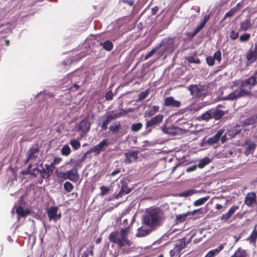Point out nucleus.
<instances>
[{
    "instance_id": "obj_1",
    "label": "nucleus",
    "mask_w": 257,
    "mask_h": 257,
    "mask_svg": "<svg viewBox=\"0 0 257 257\" xmlns=\"http://www.w3.org/2000/svg\"><path fill=\"white\" fill-rule=\"evenodd\" d=\"M165 216L163 210L158 207H152L147 209L143 223L150 227L159 226L165 220Z\"/></svg>"
},
{
    "instance_id": "obj_2",
    "label": "nucleus",
    "mask_w": 257,
    "mask_h": 257,
    "mask_svg": "<svg viewBox=\"0 0 257 257\" xmlns=\"http://www.w3.org/2000/svg\"><path fill=\"white\" fill-rule=\"evenodd\" d=\"M130 231L129 226L121 228L119 231L118 230L112 231L109 234L108 239L111 243L116 244L120 248L124 245L130 246L132 242L128 239Z\"/></svg>"
},
{
    "instance_id": "obj_3",
    "label": "nucleus",
    "mask_w": 257,
    "mask_h": 257,
    "mask_svg": "<svg viewBox=\"0 0 257 257\" xmlns=\"http://www.w3.org/2000/svg\"><path fill=\"white\" fill-rule=\"evenodd\" d=\"M257 77L254 76H250L240 82L241 88L246 92V94L248 95H253L257 96V90L253 91L252 89L257 85Z\"/></svg>"
},
{
    "instance_id": "obj_4",
    "label": "nucleus",
    "mask_w": 257,
    "mask_h": 257,
    "mask_svg": "<svg viewBox=\"0 0 257 257\" xmlns=\"http://www.w3.org/2000/svg\"><path fill=\"white\" fill-rule=\"evenodd\" d=\"M88 119V116L85 117L76 124L74 128V131L79 133L81 138L85 137L90 131L91 123L89 122Z\"/></svg>"
},
{
    "instance_id": "obj_5",
    "label": "nucleus",
    "mask_w": 257,
    "mask_h": 257,
    "mask_svg": "<svg viewBox=\"0 0 257 257\" xmlns=\"http://www.w3.org/2000/svg\"><path fill=\"white\" fill-rule=\"evenodd\" d=\"M161 47H163L162 53L165 52H173L175 49V38L169 37L163 39L158 47V49Z\"/></svg>"
},
{
    "instance_id": "obj_6",
    "label": "nucleus",
    "mask_w": 257,
    "mask_h": 257,
    "mask_svg": "<svg viewBox=\"0 0 257 257\" xmlns=\"http://www.w3.org/2000/svg\"><path fill=\"white\" fill-rule=\"evenodd\" d=\"M164 117V115L162 114L153 117L150 120L147 121L146 123V129L150 132L153 127L159 126L162 122Z\"/></svg>"
},
{
    "instance_id": "obj_7",
    "label": "nucleus",
    "mask_w": 257,
    "mask_h": 257,
    "mask_svg": "<svg viewBox=\"0 0 257 257\" xmlns=\"http://www.w3.org/2000/svg\"><path fill=\"white\" fill-rule=\"evenodd\" d=\"M39 152L40 150L38 147L30 148L26 153V159L24 163L26 164L29 162H35L38 157Z\"/></svg>"
},
{
    "instance_id": "obj_8",
    "label": "nucleus",
    "mask_w": 257,
    "mask_h": 257,
    "mask_svg": "<svg viewBox=\"0 0 257 257\" xmlns=\"http://www.w3.org/2000/svg\"><path fill=\"white\" fill-rule=\"evenodd\" d=\"M188 89L193 96L201 97L206 95L202 87L197 84L190 85L189 86Z\"/></svg>"
},
{
    "instance_id": "obj_9",
    "label": "nucleus",
    "mask_w": 257,
    "mask_h": 257,
    "mask_svg": "<svg viewBox=\"0 0 257 257\" xmlns=\"http://www.w3.org/2000/svg\"><path fill=\"white\" fill-rule=\"evenodd\" d=\"M139 152L137 150H130L124 154L125 159L124 163L126 164H130L137 161Z\"/></svg>"
},
{
    "instance_id": "obj_10",
    "label": "nucleus",
    "mask_w": 257,
    "mask_h": 257,
    "mask_svg": "<svg viewBox=\"0 0 257 257\" xmlns=\"http://www.w3.org/2000/svg\"><path fill=\"white\" fill-rule=\"evenodd\" d=\"M109 145V143L108 140L105 139L102 140L98 145L94 146L91 148V151L95 154V156H98L101 152L104 151Z\"/></svg>"
},
{
    "instance_id": "obj_11",
    "label": "nucleus",
    "mask_w": 257,
    "mask_h": 257,
    "mask_svg": "<svg viewBox=\"0 0 257 257\" xmlns=\"http://www.w3.org/2000/svg\"><path fill=\"white\" fill-rule=\"evenodd\" d=\"M245 96H247L246 94V92L241 88V86L240 85L238 89L231 92L228 95L226 96L224 98L226 100H234L237 98Z\"/></svg>"
},
{
    "instance_id": "obj_12",
    "label": "nucleus",
    "mask_w": 257,
    "mask_h": 257,
    "mask_svg": "<svg viewBox=\"0 0 257 257\" xmlns=\"http://www.w3.org/2000/svg\"><path fill=\"white\" fill-rule=\"evenodd\" d=\"M120 115L118 113H114L113 111H109L106 113L105 117L106 119L104 120L102 124L101 128L103 130H106L108 128L107 125L110 121L113 119L119 117Z\"/></svg>"
},
{
    "instance_id": "obj_13",
    "label": "nucleus",
    "mask_w": 257,
    "mask_h": 257,
    "mask_svg": "<svg viewBox=\"0 0 257 257\" xmlns=\"http://www.w3.org/2000/svg\"><path fill=\"white\" fill-rule=\"evenodd\" d=\"M57 212V207H51L48 209L47 211V215L49 217V221L53 220L55 222H56L57 220L61 218V214H58Z\"/></svg>"
},
{
    "instance_id": "obj_14",
    "label": "nucleus",
    "mask_w": 257,
    "mask_h": 257,
    "mask_svg": "<svg viewBox=\"0 0 257 257\" xmlns=\"http://www.w3.org/2000/svg\"><path fill=\"white\" fill-rule=\"evenodd\" d=\"M39 167L43 169V178L45 179H48L50 177L55 168L52 163L50 164H46L45 165V168L43 167V164H41Z\"/></svg>"
},
{
    "instance_id": "obj_15",
    "label": "nucleus",
    "mask_w": 257,
    "mask_h": 257,
    "mask_svg": "<svg viewBox=\"0 0 257 257\" xmlns=\"http://www.w3.org/2000/svg\"><path fill=\"white\" fill-rule=\"evenodd\" d=\"M39 167L43 169V178L45 179H48L50 177L55 168L52 163L50 164H46L45 165V168L43 167V164H41Z\"/></svg>"
},
{
    "instance_id": "obj_16",
    "label": "nucleus",
    "mask_w": 257,
    "mask_h": 257,
    "mask_svg": "<svg viewBox=\"0 0 257 257\" xmlns=\"http://www.w3.org/2000/svg\"><path fill=\"white\" fill-rule=\"evenodd\" d=\"M246 58L248 63H253L257 60V44H255L253 50H249L246 54Z\"/></svg>"
},
{
    "instance_id": "obj_17",
    "label": "nucleus",
    "mask_w": 257,
    "mask_h": 257,
    "mask_svg": "<svg viewBox=\"0 0 257 257\" xmlns=\"http://www.w3.org/2000/svg\"><path fill=\"white\" fill-rule=\"evenodd\" d=\"M163 104L166 106L178 108L181 106V102L179 101L175 100L172 96H170L165 98Z\"/></svg>"
},
{
    "instance_id": "obj_18",
    "label": "nucleus",
    "mask_w": 257,
    "mask_h": 257,
    "mask_svg": "<svg viewBox=\"0 0 257 257\" xmlns=\"http://www.w3.org/2000/svg\"><path fill=\"white\" fill-rule=\"evenodd\" d=\"M68 179L73 182H77L79 181V175L76 168L67 171Z\"/></svg>"
},
{
    "instance_id": "obj_19",
    "label": "nucleus",
    "mask_w": 257,
    "mask_h": 257,
    "mask_svg": "<svg viewBox=\"0 0 257 257\" xmlns=\"http://www.w3.org/2000/svg\"><path fill=\"white\" fill-rule=\"evenodd\" d=\"M121 187L119 193L116 195L115 198L118 199L122 196L124 194H127L131 192L132 189L127 186V183L124 181L121 182Z\"/></svg>"
},
{
    "instance_id": "obj_20",
    "label": "nucleus",
    "mask_w": 257,
    "mask_h": 257,
    "mask_svg": "<svg viewBox=\"0 0 257 257\" xmlns=\"http://www.w3.org/2000/svg\"><path fill=\"white\" fill-rule=\"evenodd\" d=\"M251 26L250 17L247 16L245 19L240 22L239 31H246L251 27Z\"/></svg>"
},
{
    "instance_id": "obj_21",
    "label": "nucleus",
    "mask_w": 257,
    "mask_h": 257,
    "mask_svg": "<svg viewBox=\"0 0 257 257\" xmlns=\"http://www.w3.org/2000/svg\"><path fill=\"white\" fill-rule=\"evenodd\" d=\"M245 204L248 206L251 207L256 203V195L254 193H249L245 198Z\"/></svg>"
},
{
    "instance_id": "obj_22",
    "label": "nucleus",
    "mask_w": 257,
    "mask_h": 257,
    "mask_svg": "<svg viewBox=\"0 0 257 257\" xmlns=\"http://www.w3.org/2000/svg\"><path fill=\"white\" fill-rule=\"evenodd\" d=\"M223 130H219L215 135L213 136L212 137L209 138L207 140L208 144L210 145H213L218 142L221 136L223 135Z\"/></svg>"
},
{
    "instance_id": "obj_23",
    "label": "nucleus",
    "mask_w": 257,
    "mask_h": 257,
    "mask_svg": "<svg viewBox=\"0 0 257 257\" xmlns=\"http://www.w3.org/2000/svg\"><path fill=\"white\" fill-rule=\"evenodd\" d=\"M160 106L159 105H153L150 106L145 112L144 117H152L159 111Z\"/></svg>"
},
{
    "instance_id": "obj_24",
    "label": "nucleus",
    "mask_w": 257,
    "mask_h": 257,
    "mask_svg": "<svg viewBox=\"0 0 257 257\" xmlns=\"http://www.w3.org/2000/svg\"><path fill=\"white\" fill-rule=\"evenodd\" d=\"M209 112L211 113L212 118L216 120L220 119L224 114L223 110L216 108L209 109Z\"/></svg>"
},
{
    "instance_id": "obj_25",
    "label": "nucleus",
    "mask_w": 257,
    "mask_h": 257,
    "mask_svg": "<svg viewBox=\"0 0 257 257\" xmlns=\"http://www.w3.org/2000/svg\"><path fill=\"white\" fill-rule=\"evenodd\" d=\"M152 231L150 228H147L146 227L142 226L138 228L137 237H143L148 235Z\"/></svg>"
},
{
    "instance_id": "obj_26",
    "label": "nucleus",
    "mask_w": 257,
    "mask_h": 257,
    "mask_svg": "<svg viewBox=\"0 0 257 257\" xmlns=\"http://www.w3.org/2000/svg\"><path fill=\"white\" fill-rule=\"evenodd\" d=\"M43 171L42 168H39V167H36L33 169V171L31 175L36 177L39 174H40L41 176V178H40L38 181L40 184H42L43 181V179H45L43 178Z\"/></svg>"
},
{
    "instance_id": "obj_27",
    "label": "nucleus",
    "mask_w": 257,
    "mask_h": 257,
    "mask_svg": "<svg viewBox=\"0 0 257 257\" xmlns=\"http://www.w3.org/2000/svg\"><path fill=\"white\" fill-rule=\"evenodd\" d=\"M239 5L240 3H238L236 6L232 8L228 12H227L221 21H224L227 17H232L238 11Z\"/></svg>"
},
{
    "instance_id": "obj_28",
    "label": "nucleus",
    "mask_w": 257,
    "mask_h": 257,
    "mask_svg": "<svg viewBox=\"0 0 257 257\" xmlns=\"http://www.w3.org/2000/svg\"><path fill=\"white\" fill-rule=\"evenodd\" d=\"M230 257H248L247 251L239 247Z\"/></svg>"
},
{
    "instance_id": "obj_29",
    "label": "nucleus",
    "mask_w": 257,
    "mask_h": 257,
    "mask_svg": "<svg viewBox=\"0 0 257 257\" xmlns=\"http://www.w3.org/2000/svg\"><path fill=\"white\" fill-rule=\"evenodd\" d=\"M211 119H212V115L211 112H209V110L197 117V119L199 121L204 120L207 121Z\"/></svg>"
},
{
    "instance_id": "obj_30",
    "label": "nucleus",
    "mask_w": 257,
    "mask_h": 257,
    "mask_svg": "<svg viewBox=\"0 0 257 257\" xmlns=\"http://www.w3.org/2000/svg\"><path fill=\"white\" fill-rule=\"evenodd\" d=\"M121 128V124L119 121H115L113 124L110 125L109 127L110 131L114 134H117Z\"/></svg>"
},
{
    "instance_id": "obj_31",
    "label": "nucleus",
    "mask_w": 257,
    "mask_h": 257,
    "mask_svg": "<svg viewBox=\"0 0 257 257\" xmlns=\"http://www.w3.org/2000/svg\"><path fill=\"white\" fill-rule=\"evenodd\" d=\"M187 246L185 243V238H182L179 239L176 243L175 247L178 249L180 252Z\"/></svg>"
},
{
    "instance_id": "obj_32",
    "label": "nucleus",
    "mask_w": 257,
    "mask_h": 257,
    "mask_svg": "<svg viewBox=\"0 0 257 257\" xmlns=\"http://www.w3.org/2000/svg\"><path fill=\"white\" fill-rule=\"evenodd\" d=\"M69 144L74 151L78 150L81 147L80 141L76 139H73L70 140Z\"/></svg>"
},
{
    "instance_id": "obj_33",
    "label": "nucleus",
    "mask_w": 257,
    "mask_h": 257,
    "mask_svg": "<svg viewBox=\"0 0 257 257\" xmlns=\"http://www.w3.org/2000/svg\"><path fill=\"white\" fill-rule=\"evenodd\" d=\"M100 45L102 46L103 48L107 51H110L113 49V45L112 43L109 40L105 41L103 43H101Z\"/></svg>"
},
{
    "instance_id": "obj_34",
    "label": "nucleus",
    "mask_w": 257,
    "mask_h": 257,
    "mask_svg": "<svg viewBox=\"0 0 257 257\" xmlns=\"http://www.w3.org/2000/svg\"><path fill=\"white\" fill-rule=\"evenodd\" d=\"M94 248V245L91 244L90 246L87 248L86 250L84 251L82 254L81 257H88L89 255L91 256L94 255L93 249Z\"/></svg>"
},
{
    "instance_id": "obj_35",
    "label": "nucleus",
    "mask_w": 257,
    "mask_h": 257,
    "mask_svg": "<svg viewBox=\"0 0 257 257\" xmlns=\"http://www.w3.org/2000/svg\"><path fill=\"white\" fill-rule=\"evenodd\" d=\"M255 149V145L254 143H250L245 148L244 152L246 156H248L249 154H252Z\"/></svg>"
},
{
    "instance_id": "obj_36",
    "label": "nucleus",
    "mask_w": 257,
    "mask_h": 257,
    "mask_svg": "<svg viewBox=\"0 0 257 257\" xmlns=\"http://www.w3.org/2000/svg\"><path fill=\"white\" fill-rule=\"evenodd\" d=\"M242 130V128L240 127V125L236 124L232 130L231 131H229L228 132L229 133H231L232 134H229V135L231 137H234L235 135L239 134L241 130Z\"/></svg>"
},
{
    "instance_id": "obj_37",
    "label": "nucleus",
    "mask_w": 257,
    "mask_h": 257,
    "mask_svg": "<svg viewBox=\"0 0 257 257\" xmlns=\"http://www.w3.org/2000/svg\"><path fill=\"white\" fill-rule=\"evenodd\" d=\"M210 162V159L206 157L200 160L197 164V167L199 168H203Z\"/></svg>"
},
{
    "instance_id": "obj_38",
    "label": "nucleus",
    "mask_w": 257,
    "mask_h": 257,
    "mask_svg": "<svg viewBox=\"0 0 257 257\" xmlns=\"http://www.w3.org/2000/svg\"><path fill=\"white\" fill-rule=\"evenodd\" d=\"M71 152V149L68 145H65L61 148V154L64 156H69Z\"/></svg>"
},
{
    "instance_id": "obj_39",
    "label": "nucleus",
    "mask_w": 257,
    "mask_h": 257,
    "mask_svg": "<svg viewBox=\"0 0 257 257\" xmlns=\"http://www.w3.org/2000/svg\"><path fill=\"white\" fill-rule=\"evenodd\" d=\"M241 123L242 127L243 126L252 125L255 123V122H254L252 116L250 115V116L248 117L245 119H244L243 121H242Z\"/></svg>"
},
{
    "instance_id": "obj_40",
    "label": "nucleus",
    "mask_w": 257,
    "mask_h": 257,
    "mask_svg": "<svg viewBox=\"0 0 257 257\" xmlns=\"http://www.w3.org/2000/svg\"><path fill=\"white\" fill-rule=\"evenodd\" d=\"M187 60L188 61V62L190 63H195L199 64L201 63L200 59L196 55L188 57V58H187Z\"/></svg>"
},
{
    "instance_id": "obj_41",
    "label": "nucleus",
    "mask_w": 257,
    "mask_h": 257,
    "mask_svg": "<svg viewBox=\"0 0 257 257\" xmlns=\"http://www.w3.org/2000/svg\"><path fill=\"white\" fill-rule=\"evenodd\" d=\"M209 198V196H206L197 199L194 202L193 205L195 206H199L202 205L208 200Z\"/></svg>"
},
{
    "instance_id": "obj_42",
    "label": "nucleus",
    "mask_w": 257,
    "mask_h": 257,
    "mask_svg": "<svg viewBox=\"0 0 257 257\" xmlns=\"http://www.w3.org/2000/svg\"><path fill=\"white\" fill-rule=\"evenodd\" d=\"M17 214L21 217H26L29 214L28 211L25 210L22 207H18L16 209Z\"/></svg>"
},
{
    "instance_id": "obj_43",
    "label": "nucleus",
    "mask_w": 257,
    "mask_h": 257,
    "mask_svg": "<svg viewBox=\"0 0 257 257\" xmlns=\"http://www.w3.org/2000/svg\"><path fill=\"white\" fill-rule=\"evenodd\" d=\"M257 239V231H255V227L252 231L251 233L247 238L248 240H250V243H255Z\"/></svg>"
},
{
    "instance_id": "obj_44",
    "label": "nucleus",
    "mask_w": 257,
    "mask_h": 257,
    "mask_svg": "<svg viewBox=\"0 0 257 257\" xmlns=\"http://www.w3.org/2000/svg\"><path fill=\"white\" fill-rule=\"evenodd\" d=\"M196 192L197 191L195 189H190L182 192L180 196L181 197H188L191 196Z\"/></svg>"
},
{
    "instance_id": "obj_45",
    "label": "nucleus",
    "mask_w": 257,
    "mask_h": 257,
    "mask_svg": "<svg viewBox=\"0 0 257 257\" xmlns=\"http://www.w3.org/2000/svg\"><path fill=\"white\" fill-rule=\"evenodd\" d=\"M143 124L141 122L134 123L131 126V130L134 132H137L142 129Z\"/></svg>"
},
{
    "instance_id": "obj_46",
    "label": "nucleus",
    "mask_w": 257,
    "mask_h": 257,
    "mask_svg": "<svg viewBox=\"0 0 257 257\" xmlns=\"http://www.w3.org/2000/svg\"><path fill=\"white\" fill-rule=\"evenodd\" d=\"M64 188L67 192H70L73 190L74 186L70 182L67 181L64 184Z\"/></svg>"
},
{
    "instance_id": "obj_47",
    "label": "nucleus",
    "mask_w": 257,
    "mask_h": 257,
    "mask_svg": "<svg viewBox=\"0 0 257 257\" xmlns=\"http://www.w3.org/2000/svg\"><path fill=\"white\" fill-rule=\"evenodd\" d=\"M71 82L79 83L80 82L81 78L79 75H77L75 74H72L70 75Z\"/></svg>"
},
{
    "instance_id": "obj_48",
    "label": "nucleus",
    "mask_w": 257,
    "mask_h": 257,
    "mask_svg": "<svg viewBox=\"0 0 257 257\" xmlns=\"http://www.w3.org/2000/svg\"><path fill=\"white\" fill-rule=\"evenodd\" d=\"M149 94V89H147L144 91H142L139 94V100H143L144 99H145L148 95Z\"/></svg>"
},
{
    "instance_id": "obj_49",
    "label": "nucleus",
    "mask_w": 257,
    "mask_h": 257,
    "mask_svg": "<svg viewBox=\"0 0 257 257\" xmlns=\"http://www.w3.org/2000/svg\"><path fill=\"white\" fill-rule=\"evenodd\" d=\"M250 38V35L249 33H245L241 35L239 37V41L241 42L248 41Z\"/></svg>"
},
{
    "instance_id": "obj_50",
    "label": "nucleus",
    "mask_w": 257,
    "mask_h": 257,
    "mask_svg": "<svg viewBox=\"0 0 257 257\" xmlns=\"http://www.w3.org/2000/svg\"><path fill=\"white\" fill-rule=\"evenodd\" d=\"M214 60H216L218 63L219 64L221 60V53L220 50L216 51L212 57Z\"/></svg>"
},
{
    "instance_id": "obj_51",
    "label": "nucleus",
    "mask_w": 257,
    "mask_h": 257,
    "mask_svg": "<svg viewBox=\"0 0 257 257\" xmlns=\"http://www.w3.org/2000/svg\"><path fill=\"white\" fill-rule=\"evenodd\" d=\"M158 49V47H156L154 48L153 49H152L151 51H150L148 54H147L145 55V56L144 57V60H147L149 58L152 57L155 53V52L157 51V50Z\"/></svg>"
},
{
    "instance_id": "obj_52",
    "label": "nucleus",
    "mask_w": 257,
    "mask_h": 257,
    "mask_svg": "<svg viewBox=\"0 0 257 257\" xmlns=\"http://www.w3.org/2000/svg\"><path fill=\"white\" fill-rule=\"evenodd\" d=\"M204 27L203 24H200L198 26L196 27L193 33L191 34V38L195 37Z\"/></svg>"
},
{
    "instance_id": "obj_53",
    "label": "nucleus",
    "mask_w": 257,
    "mask_h": 257,
    "mask_svg": "<svg viewBox=\"0 0 257 257\" xmlns=\"http://www.w3.org/2000/svg\"><path fill=\"white\" fill-rule=\"evenodd\" d=\"M180 253V251L179 250H178V249L176 248L175 247H174V248L171 249L169 252L170 256L171 257H174L179 255Z\"/></svg>"
},
{
    "instance_id": "obj_54",
    "label": "nucleus",
    "mask_w": 257,
    "mask_h": 257,
    "mask_svg": "<svg viewBox=\"0 0 257 257\" xmlns=\"http://www.w3.org/2000/svg\"><path fill=\"white\" fill-rule=\"evenodd\" d=\"M100 190L101 191L100 194L101 196H104V195L107 194L109 191V189L105 186H102L100 187Z\"/></svg>"
},
{
    "instance_id": "obj_55",
    "label": "nucleus",
    "mask_w": 257,
    "mask_h": 257,
    "mask_svg": "<svg viewBox=\"0 0 257 257\" xmlns=\"http://www.w3.org/2000/svg\"><path fill=\"white\" fill-rule=\"evenodd\" d=\"M188 216H189V215L188 214V213L186 212V213L182 215L177 216L176 219L179 222H183L186 220V217Z\"/></svg>"
},
{
    "instance_id": "obj_56",
    "label": "nucleus",
    "mask_w": 257,
    "mask_h": 257,
    "mask_svg": "<svg viewBox=\"0 0 257 257\" xmlns=\"http://www.w3.org/2000/svg\"><path fill=\"white\" fill-rule=\"evenodd\" d=\"M239 34L235 31H231L229 33V37L232 40H236L238 38Z\"/></svg>"
},
{
    "instance_id": "obj_57",
    "label": "nucleus",
    "mask_w": 257,
    "mask_h": 257,
    "mask_svg": "<svg viewBox=\"0 0 257 257\" xmlns=\"http://www.w3.org/2000/svg\"><path fill=\"white\" fill-rule=\"evenodd\" d=\"M206 61L207 64L209 66H212L214 64V63H215L214 58H213V57L211 56L207 57L206 58Z\"/></svg>"
},
{
    "instance_id": "obj_58",
    "label": "nucleus",
    "mask_w": 257,
    "mask_h": 257,
    "mask_svg": "<svg viewBox=\"0 0 257 257\" xmlns=\"http://www.w3.org/2000/svg\"><path fill=\"white\" fill-rule=\"evenodd\" d=\"M73 85L69 87V90L71 91H76L77 90L79 87L80 85L78 84V83H71Z\"/></svg>"
},
{
    "instance_id": "obj_59",
    "label": "nucleus",
    "mask_w": 257,
    "mask_h": 257,
    "mask_svg": "<svg viewBox=\"0 0 257 257\" xmlns=\"http://www.w3.org/2000/svg\"><path fill=\"white\" fill-rule=\"evenodd\" d=\"M231 215H230L228 212H226V213L223 214L220 217V218L222 221H226L231 217Z\"/></svg>"
},
{
    "instance_id": "obj_60",
    "label": "nucleus",
    "mask_w": 257,
    "mask_h": 257,
    "mask_svg": "<svg viewBox=\"0 0 257 257\" xmlns=\"http://www.w3.org/2000/svg\"><path fill=\"white\" fill-rule=\"evenodd\" d=\"M239 208V207L238 206H232L230 209L229 210H228V211L227 212L230 215H232L236 211V210H237V209H238Z\"/></svg>"
},
{
    "instance_id": "obj_61",
    "label": "nucleus",
    "mask_w": 257,
    "mask_h": 257,
    "mask_svg": "<svg viewBox=\"0 0 257 257\" xmlns=\"http://www.w3.org/2000/svg\"><path fill=\"white\" fill-rule=\"evenodd\" d=\"M216 249H212L208 252V253L206 254L205 257H213L215 255L218 254L217 252H216Z\"/></svg>"
},
{
    "instance_id": "obj_62",
    "label": "nucleus",
    "mask_w": 257,
    "mask_h": 257,
    "mask_svg": "<svg viewBox=\"0 0 257 257\" xmlns=\"http://www.w3.org/2000/svg\"><path fill=\"white\" fill-rule=\"evenodd\" d=\"M57 176L59 178L64 180L68 179L67 171L65 172H59Z\"/></svg>"
},
{
    "instance_id": "obj_63",
    "label": "nucleus",
    "mask_w": 257,
    "mask_h": 257,
    "mask_svg": "<svg viewBox=\"0 0 257 257\" xmlns=\"http://www.w3.org/2000/svg\"><path fill=\"white\" fill-rule=\"evenodd\" d=\"M62 161V159L61 158H55L54 159L53 162H52V164L55 166V165L59 164Z\"/></svg>"
},
{
    "instance_id": "obj_64",
    "label": "nucleus",
    "mask_w": 257,
    "mask_h": 257,
    "mask_svg": "<svg viewBox=\"0 0 257 257\" xmlns=\"http://www.w3.org/2000/svg\"><path fill=\"white\" fill-rule=\"evenodd\" d=\"M122 2L127 4L130 6H133L135 3L134 0H122Z\"/></svg>"
}]
</instances>
